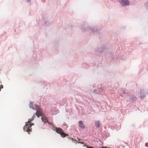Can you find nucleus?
<instances>
[{"label": "nucleus", "instance_id": "obj_21", "mask_svg": "<svg viewBox=\"0 0 148 148\" xmlns=\"http://www.w3.org/2000/svg\"><path fill=\"white\" fill-rule=\"evenodd\" d=\"M147 8L148 9V6L147 7Z\"/></svg>", "mask_w": 148, "mask_h": 148}, {"label": "nucleus", "instance_id": "obj_26", "mask_svg": "<svg viewBox=\"0 0 148 148\" xmlns=\"http://www.w3.org/2000/svg\"><path fill=\"white\" fill-rule=\"evenodd\" d=\"M108 148H110L109 147Z\"/></svg>", "mask_w": 148, "mask_h": 148}, {"label": "nucleus", "instance_id": "obj_12", "mask_svg": "<svg viewBox=\"0 0 148 148\" xmlns=\"http://www.w3.org/2000/svg\"><path fill=\"white\" fill-rule=\"evenodd\" d=\"M44 25H45L46 26H48L49 25L50 22L48 20H45L44 21Z\"/></svg>", "mask_w": 148, "mask_h": 148}, {"label": "nucleus", "instance_id": "obj_13", "mask_svg": "<svg viewBox=\"0 0 148 148\" xmlns=\"http://www.w3.org/2000/svg\"><path fill=\"white\" fill-rule=\"evenodd\" d=\"M123 92L124 94H126V96H127V97H128V96L129 95H127V93H129V92H126V90H123Z\"/></svg>", "mask_w": 148, "mask_h": 148}, {"label": "nucleus", "instance_id": "obj_17", "mask_svg": "<svg viewBox=\"0 0 148 148\" xmlns=\"http://www.w3.org/2000/svg\"><path fill=\"white\" fill-rule=\"evenodd\" d=\"M145 146L146 147H148V143H146L145 144Z\"/></svg>", "mask_w": 148, "mask_h": 148}, {"label": "nucleus", "instance_id": "obj_11", "mask_svg": "<svg viewBox=\"0 0 148 148\" xmlns=\"http://www.w3.org/2000/svg\"><path fill=\"white\" fill-rule=\"evenodd\" d=\"M95 125L97 128H98L100 127V122L99 121H97L95 122Z\"/></svg>", "mask_w": 148, "mask_h": 148}, {"label": "nucleus", "instance_id": "obj_20", "mask_svg": "<svg viewBox=\"0 0 148 148\" xmlns=\"http://www.w3.org/2000/svg\"><path fill=\"white\" fill-rule=\"evenodd\" d=\"M51 111L53 112V111H52V110H51Z\"/></svg>", "mask_w": 148, "mask_h": 148}, {"label": "nucleus", "instance_id": "obj_7", "mask_svg": "<svg viewBox=\"0 0 148 148\" xmlns=\"http://www.w3.org/2000/svg\"><path fill=\"white\" fill-rule=\"evenodd\" d=\"M108 55L110 56L112 60L113 61H115L119 58L117 56V54H116V53H110Z\"/></svg>", "mask_w": 148, "mask_h": 148}, {"label": "nucleus", "instance_id": "obj_5", "mask_svg": "<svg viewBox=\"0 0 148 148\" xmlns=\"http://www.w3.org/2000/svg\"><path fill=\"white\" fill-rule=\"evenodd\" d=\"M120 4L123 6L129 5L130 4L128 0H119Z\"/></svg>", "mask_w": 148, "mask_h": 148}, {"label": "nucleus", "instance_id": "obj_8", "mask_svg": "<svg viewBox=\"0 0 148 148\" xmlns=\"http://www.w3.org/2000/svg\"><path fill=\"white\" fill-rule=\"evenodd\" d=\"M107 49V47L106 45H103L101 47L97 49V51L101 53H103L105 50Z\"/></svg>", "mask_w": 148, "mask_h": 148}, {"label": "nucleus", "instance_id": "obj_18", "mask_svg": "<svg viewBox=\"0 0 148 148\" xmlns=\"http://www.w3.org/2000/svg\"><path fill=\"white\" fill-rule=\"evenodd\" d=\"M77 139L79 141H80L81 140L80 139H79V138H77Z\"/></svg>", "mask_w": 148, "mask_h": 148}, {"label": "nucleus", "instance_id": "obj_9", "mask_svg": "<svg viewBox=\"0 0 148 148\" xmlns=\"http://www.w3.org/2000/svg\"><path fill=\"white\" fill-rule=\"evenodd\" d=\"M146 94H148V91L147 92L145 91L144 90H141L140 93V98L142 99H143L145 98L146 97Z\"/></svg>", "mask_w": 148, "mask_h": 148}, {"label": "nucleus", "instance_id": "obj_14", "mask_svg": "<svg viewBox=\"0 0 148 148\" xmlns=\"http://www.w3.org/2000/svg\"><path fill=\"white\" fill-rule=\"evenodd\" d=\"M26 1L29 3V5H30V4L31 2V0H26Z\"/></svg>", "mask_w": 148, "mask_h": 148}, {"label": "nucleus", "instance_id": "obj_2", "mask_svg": "<svg viewBox=\"0 0 148 148\" xmlns=\"http://www.w3.org/2000/svg\"><path fill=\"white\" fill-rule=\"evenodd\" d=\"M87 25V23L86 22H84L81 24L80 26L79 27V29L82 32H84L91 30L92 33L93 34L98 32L99 29L97 28L94 27H88Z\"/></svg>", "mask_w": 148, "mask_h": 148}, {"label": "nucleus", "instance_id": "obj_3", "mask_svg": "<svg viewBox=\"0 0 148 148\" xmlns=\"http://www.w3.org/2000/svg\"><path fill=\"white\" fill-rule=\"evenodd\" d=\"M36 117L35 114H34L31 119H29L28 121L26 123L23 128L24 130L25 131L28 132H30L31 131V128L32 126L34 125V123H31V122Z\"/></svg>", "mask_w": 148, "mask_h": 148}, {"label": "nucleus", "instance_id": "obj_1", "mask_svg": "<svg viewBox=\"0 0 148 148\" xmlns=\"http://www.w3.org/2000/svg\"><path fill=\"white\" fill-rule=\"evenodd\" d=\"M29 106L30 108L36 110L35 114L38 118H39L40 116H42L41 119L43 122L45 123L47 122L48 123H49L47 119L44 114L42 113V109L40 108L39 106L34 104L32 102H30Z\"/></svg>", "mask_w": 148, "mask_h": 148}, {"label": "nucleus", "instance_id": "obj_22", "mask_svg": "<svg viewBox=\"0 0 148 148\" xmlns=\"http://www.w3.org/2000/svg\"><path fill=\"white\" fill-rule=\"evenodd\" d=\"M98 89H97V90H96V91H97V90H98Z\"/></svg>", "mask_w": 148, "mask_h": 148}, {"label": "nucleus", "instance_id": "obj_15", "mask_svg": "<svg viewBox=\"0 0 148 148\" xmlns=\"http://www.w3.org/2000/svg\"><path fill=\"white\" fill-rule=\"evenodd\" d=\"M3 88V86L2 85H1V86H0V89H1V88Z\"/></svg>", "mask_w": 148, "mask_h": 148}, {"label": "nucleus", "instance_id": "obj_24", "mask_svg": "<svg viewBox=\"0 0 148 148\" xmlns=\"http://www.w3.org/2000/svg\"><path fill=\"white\" fill-rule=\"evenodd\" d=\"M98 89H97V90H96V91H97V90H98Z\"/></svg>", "mask_w": 148, "mask_h": 148}, {"label": "nucleus", "instance_id": "obj_23", "mask_svg": "<svg viewBox=\"0 0 148 148\" xmlns=\"http://www.w3.org/2000/svg\"><path fill=\"white\" fill-rule=\"evenodd\" d=\"M98 89H97V90H96V91H97V90H98Z\"/></svg>", "mask_w": 148, "mask_h": 148}, {"label": "nucleus", "instance_id": "obj_19", "mask_svg": "<svg viewBox=\"0 0 148 148\" xmlns=\"http://www.w3.org/2000/svg\"><path fill=\"white\" fill-rule=\"evenodd\" d=\"M64 126L66 125V126H66V124H64Z\"/></svg>", "mask_w": 148, "mask_h": 148}, {"label": "nucleus", "instance_id": "obj_25", "mask_svg": "<svg viewBox=\"0 0 148 148\" xmlns=\"http://www.w3.org/2000/svg\"><path fill=\"white\" fill-rule=\"evenodd\" d=\"M1 89H0V91H1Z\"/></svg>", "mask_w": 148, "mask_h": 148}, {"label": "nucleus", "instance_id": "obj_16", "mask_svg": "<svg viewBox=\"0 0 148 148\" xmlns=\"http://www.w3.org/2000/svg\"><path fill=\"white\" fill-rule=\"evenodd\" d=\"M102 90V89L101 88H100L99 89V90L100 91H101Z\"/></svg>", "mask_w": 148, "mask_h": 148}, {"label": "nucleus", "instance_id": "obj_10", "mask_svg": "<svg viewBox=\"0 0 148 148\" xmlns=\"http://www.w3.org/2000/svg\"><path fill=\"white\" fill-rule=\"evenodd\" d=\"M79 126L80 128L82 129H84L85 127V126L84 125L83 122L82 121H79Z\"/></svg>", "mask_w": 148, "mask_h": 148}, {"label": "nucleus", "instance_id": "obj_6", "mask_svg": "<svg viewBox=\"0 0 148 148\" xmlns=\"http://www.w3.org/2000/svg\"><path fill=\"white\" fill-rule=\"evenodd\" d=\"M127 95H129L127 97L129 98L130 100H127V102H130V101H131L132 102H133L136 100L137 98L136 96L131 94L130 93H127Z\"/></svg>", "mask_w": 148, "mask_h": 148}, {"label": "nucleus", "instance_id": "obj_4", "mask_svg": "<svg viewBox=\"0 0 148 148\" xmlns=\"http://www.w3.org/2000/svg\"><path fill=\"white\" fill-rule=\"evenodd\" d=\"M52 129L54 131H55L57 133L60 134L62 137L64 138L68 135V134L65 133L63 130L60 128L56 127L54 126L53 127Z\"/></svg>", "mask_w": 148, "mask_h": 148}]
</instances>
